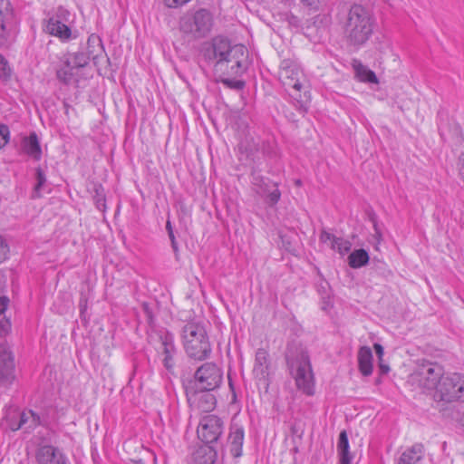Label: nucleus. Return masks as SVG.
Masks as SVG:
<instances>
[{
  "instance_id": "nucleus-52",
  "label": "nucleus",
  "mask_w": 464,
  "mask_h": 464,
  "mask_svg": "<svg viewBox=\"0 0 464 464\" xmlns=\"http://www.w3.org/2000/svg\"><path fill=\"white\" fill-rule=\"evenodd\" d=\"M295 184H296L297 186H300V185H301V180H300V179H297V180L295 181Z\"/></svg>"
},
{
  "instance_id": "nucleus-51",
  "label": "nucleus",
  "mask_w": 464,
  "mask_h": 464,
  "mask_svg": "<svg viewBox=\"0 0 464 464\" xmlns=\"http://www.w3.org/2000/svg\"><path fill=\"white\" fill-rule=\"evenodd\" d=\"M92 459H93L94 464H97V463H96V460H95V458H94V453H93V451L92 452Z\"/></svg>"
},
{
  "instance_id": "nucleus-21",
  "label": "nucleus",
  "mask_w": 464,
  "mask_h": 464,
  "mask_svg": "<svg viewBox=\"0 0 464 464\" xmlns=\"http://www.w3.org/2000/svg\"><path fill=\"white\" fill-rule=\"evenodd\" d=\"M424 458V447L420 443L406 449L396 459V464H418Z\"/></svg>"
},
{
  "instance_id": "nucleus-31",
  "label": "nucleus",
  "mask_w": 464,
  "mask_h": 464,
  "mask_svg": "<svg viewBox=\"0 0 464 464\" xmlns=\"http://www.w3.org/2000/svg\"><path fill=\"white\" fill-rule=\"evenodd\" d=\"M95 195L93 196V202L96 208L104 213L106 210V197L104 188L101 185L94 186Z\"/></svg>"
},
{
  "instance_id": "nucleus-24",
  "label": "nucleus",
  "mask_w": 464,
  "mask_h": 464,
  "mask_svg": "<svg viewBox=\"0 0 464 464\" xmlns=\"http://www.w3.org/2000/svg\"><path fill=\"white\" fill-rule=\"evenodd\" d=\"M339 464H351L353 455L350 452L349 440L346 430H342L337 442Z\"/></svg>"
},
{
  "instance_id": "nucleus-37",
  "label": "nucleus",
  "mask_w": 464,
  "mask_h": 464,
  "mask_svg": "<svg viewBox=\"0 0 464 464\" xmlns=\"http://www.w3.org/2000/svg\"><path fill=\"white\" fill-rule=\"evenodd\" d=\"M80 319L77 321V329L80 326L85 327L87 325V317L85 315V310L87 308V299L82 298L80 301Z\"/></svg>"
},
{
  "instance_id": "nucleus-46",
  "label": "nucleus",
  "mask_w": 464,
  "mask_h": 464,
  "mask_svg": "<svg viewBox=\"0 0 464 464\" xmlns=\"http://www.w3.org/2000/svg\"><path fill=\"white\" fill-rule=\"evenodd\" d=\"M9 304V299L7 296L2 295L0 296V314H4L7 309Z\"/></svg>"
},
{
  "instance_id": "nucleus-48",
  "label": "nucleus",
  "mask_w": 464,
  "mask_h": 464,
  "mask_svg": "<svg viewBox=\"0 0 464 464\" xmlns=\"http://www.w3.org/2000/svg\"><path fill=\"white\" fill-rule=\"evenodd\" d=\"M379 366H380L381 372H382V374H386V373H388V372H389V370H390V368H389V366H388V365L383 364V363L382 362V361H380Z\"/></svg>"
},
{
  "instance_id": "nucleus-30",
  "label": "nucleus",
  "mask_w": 464,
  "mask_h": 464,
  "mask_svg": "<svg viewBox=\"0 0 464 464\" xmlns=\"http://www.w3.org/2000/svg\"><path fill=\"white\" fill-rule=\"evenodd\" d=\"M438 129L440 135L442 140H446L448 135L450 132L458 133L459 132V126L455 123L449 124L447 123L443 119V114L439 113V122H438Z\"/></svg>"
},
{
  "instance_id": "nucleus-34",
  "label": "nucleus",
  "mask_w": 464,
  "mask_h": 464,
  "mask_svg": "<svg viewBox=\"0 0 464 464\" xmlns=\"http://www.w3.org/2000/svg\"><path fill=\"white\" fill-rule=\"evenodd\" d=\"M36 184L34 188L33 197L39 198L41 196V189L46 182L44 171L41 168L35 169Z\"/></svg>"
},
{
  "instance_id": "nucleus-44",
  "label": "nucleus",
  "mask_w": 464,
  "mask_h": 464,
  "mask_svg": "<svg viewBox=\"0 0 464 464\" xmlns=\"http://www.w3.org/2000/svg\"><path fill=\"white\" fill-rule=\"evenodd\" d=\"M189 0H164L165 5L170 8H176L188 3Z\"/></svg>"
},
{
  "instance_id": "nucleus-8",
  "label": "nucleus",
  "mask_w": 464,
  "mask_h": 464,
  "mask_svg": "<svg viewBox=\"0 0 464 464\" xmlns=\"http://www.w3.org/2000/svg\"><path fill=\"white\" fill-rule=\"evenodd\" d=\"M224 428V420L217 415L207 414L201 417L197 428V435L204 443L202 447H213L218 451Z\"/></svg>"
},
{
  "instance_id": "nucleus-10",
  "label": "nucleus",
  "mask_w": 464,
  "mask_h": 464,
  "mask_svg": "<svg viewBox=\"0 0 464 464\" xmlns=\"http://www.w3.org/2000/svg\"><path fill=\"white\" fill-rule=\"evenodd\" d=\"M197 389L201 392L214 391L223 382V371L215 362H205L194 373Z\"/></svg>"
},
{
  "instance_id": "nucleus-49",
  "label": "nucleus",
  "mask_w": 464,
  "mask_h": 464,
  "mask_svg": "<svg viewBox=\"0 0 464 464\" xmlns=\"http://www.w3.org/2000/svg\"><path fill=\"white\" fill-rule=\"evenodd\" d=\"M143 306H144L145 311H146V312H147V314H148L149 320L150 321V320H151V315H150V312H149L148 304H144Z\"/></svg>"
},
{
  "instance_id": "nucleus-38",
  "label": "nucleus",
  "mask_w": 464,
  "mask_h": 464,
  "mask_svg": "<svg viewBox=\"0 0 464 464\" xmlns=\"http://www.w3.org/2000/svg\"><path fill=\"white\" fill-rule=\"evenodd\" d=\"M11 75V69L6 59L0 54V78L8 79Z\"/></svg>"
},
{
  "instance_id": "nucleus-15",
  "label": "nucleus",
  "mask_w": 464,
  "mask_h": 464,
  "mask_svg": "<svg viewBox=\"0 0 464 464\" xmlns=\"http://www.w3.org/2000/svg\"><path fill=\"white\" fill-rule=\"evenodd\" d=\"M16 379L13 353L5 346H0V387L9 389Z\"/></svg>"
},
{
  "instance_id": "nucleus-36",
  "label": "nucleus",
  "mask_w": 464,
  "mask_h": 464,
  "mask_svg": "<svg viewBox=\"0 0 464 464\" xmlns=\"http://www.w3.org/2000/svg\"><path fill=\"white\" fill-rule=\"evenodd\" d=\"M352 244L342 237H337L334 244L331 245V248L339 252L341 255H345L351 249Z\"/></svg>"
},
{
  "instance_id": "nucleus-50",
  "label": "nucleus",
  "mask_w": 464,
  "mask_h": 464,
  "mask_svg": "<svg viewBox=\"0 0 464 464\" xmlns=\"http://www.w3.org/2000/svg\"><path fill=\"white\" fill-rule=\"evenodd\" d=\"M459 421H460L461 425L464 426V411H463V414H462Z\"/></svg>"
},
{
  "instance_id": "nucleus-14",
  "label": "nucleus",
  "mask_w": 464,
  "mask_h": 464,
  "mask_svg": "<svg viewBox=\"0 0 464 464\" xmlns=\"http://www.w3.org/2000/svg\"><path fill=\"white\" fill-rule=\"evenodd\" d=\"M251 177V184L255 192L263 198L269 207L276 206L281 198L278 184L255 170L252 171Z\"/></svg>"
},
{
  "instance_id": "nucleus-27",
  "label": "nucleus",
  "mask_w": 464,
  "mask_h": 464,
  "mask_svg": "<svg viewBox=\"0 0 464 464\" xmlns=\"http://www.w3.org/2000/svg\"><path fill=\"white\" fill-rule=\"evenodd\" d=\"M19 415V422L17 424H11V429L13 430H17L24 427L29 420L31 421L29 428L35 427L40 424V417L34 413L33 411H29L28 412H21Z\"/></svg>"
},
{
  "instance_id": "nucleus-53",
  "label": "nucleus",
  "mask_w": 464,
  "mask_h": 464,
  "mask_svg": "<svg viewBox=\"0 0 464 464\" xmlns=\"http://www.w3.org/2000/svg\"><path fill=\"white\" fill-rule=\"evenodd\" d=\"M374 229H375L376 233L379 235L380 233H379V231L377 229V225H374Z\"/></svg>"
},
{
  "instance_id": "nucleus-4",
  "label": "nucleus",
  "mask_w": 464,
  "mask_h": 464,
  "mask_svg": "<svg viewBox=\"0 0 464 464\" xmlns=\"http://www.w3.org/2000/svg\"><path fill=\"white\" fill-rule=\"evenodd\" d=\"M443 373L444 369L440 364L426 361L418 366L411 375L410 381L424 392L434 396Z\"/></svg>"
},
{
  "instance_id": "nucleus-19",
  "label": "nucleus",
  "mask_w": 464,
  "mask_h": 464,
  "mask_svg": "<svg viewBox=\"0 0 464 464\" xmlns=\"http://www.w3.org/2000/svg\"><path fill=\"white\" fill-rule=\"evenodd\" d=\"M36 459L39 464H66L63 454L50 445L41 447L37 451Z\"/></svg>"
},
{
  "instance_id": "nucleus-22",
  "label": "nucleus",
  "mask_w": 464,
  "mask_h": 464,
  "mask_svg": "<svg viewBox=\"0 0 464 464\" xmlns=\"http://www.w3.org/2000/svg\"><path fill=\"white\" fill-rule=\"evenodd\" d=\"M44 30L49 34L56 36L62 41H68L72 36V30L67 24L58 20H46Z\"/></svg>"
},
{
  "instance_id": "nucleus-7",
  "label": "nucleus",
  "mask_w": 464,
  "mask_h": 464,
  "mask_svg": "<svg viewBox=\"0 0 464 464\" xmlns=\"http://www.w3.org/2000/svg\"><path fill=\"white\" fill-rule=\"evenodd\" d=\"M303 72L295 61L284 59L279 67L278 78L281 83L285 87L289 95L298 102H302L301 91L304 88L301 78Z\"/></svg>"
},
{
  "instance_id": "nucleus-45",
  "label": "nucleus",
  "mask_w": 464,
  "mask_h": 464,
  "mask_svg": "<svg viewBox=\"0 0 464 464\" xmlns=\"http://www.w3.org/2000/svg\"><path fill=\"white\" fill-rule=\"evenodd\" d=\"M323 0H300V2L307 6V7H310V8H313V9H317L318 8V5H320V3L322 2Z\"/></svg>"
},
{
  "instance_id": "nucleus-39",
  "label": "nucleus",
  "mask_w": 464,
  "mask_h": 464,
  "mask_svg": "<svg viewBox=\"0 0 464 464\" xmlns=\"http://www.w3.org/2000/svg\"><path fill=\"white\" fill-rule=\"evenodd\" d=\"M10 140V130L7 125H0V148L5 147Z\"/></svg>"
},
{
  "instance_id": "nucleus-1",
  "label": "nucleus",
  "mask_w": 464,
  "mask_h": 464,
  "mask_svg": "<svg viewBox=\"0 0 464 464\" xmlns=\"http://www.w3.org/2000/svg\"><path fill=\"white\" fill-rule=\"evenodd\" d=\"M372 17L365 7L361 5L351 6L343 26L350 44L355 46L364 44L372 34Z\"/></svg>"
},
{
  "instance_id": "nucleus-25",
  "label": "nucleus",
  "mask_w": 464,
  "mask_h": 464,
  "mask_svg": "<svg viewBox=\"0 0 464 464\" xmlns=\"http://www.w3.org/2000/svg\"><path fill=\"white\" fill-rule=\"evenodd\" d=\"M23 148L24 152L35 160H40L42 157V149L39 143L37 134L31 132L28 137L23 140Z\"/></svg>"
},
{
  "instance_id": "nucleus-35",
  "label": "nucleus",
  "mask_w": 464,
  "mask_h": 464,
  "mask_svg": "<svg viewBox=\"0 0 464 464\" xmlns=\"http://www.w3.org/2000/svg\"><path fill=\"white\" fill-rule=\"evenodd\" d=\"M72 69H80L87 65V54L84 53H76L68 62Z\"/></svg>"
},
{
  "instance_id": "nucleus-23",
  "label": "nucleus",
  "mask_w": 464,
  "mask_h": 464,
  "mask_svg": "<svg viewBox=\"0 0 464 464\" xmlns=\"http://www.w3.org/2000/svg\"><path fill=\"white\" fill-rule=\"evenodd\" d=\"M372 352L368 346H362L358 351V367L361 373L369 376L372 372Z\"/></svg>"
},
{
  "instance_id": "nucleus-43",
  "label": "nucleus",
  "mask_w": 464,
  "mask_h": 464,
  "mask_svg": "<svg viewBox=\"0 0 464 464\" xmlns=\"http://www.w3.org/2000/svg\"><path fill=\"white\" fill-rule=\"evenodd\" d=\"M11 329V323L7 319H2L0 321V334H6Z\"/></svg>"
},
{
  "instance_id": "nucleus-16",
  "label": "nucleus",
  "mask_w": 464,
  "mask_h": 464,
  "mask_svg": "<svg viewBox=\"0 0 464 464\" xmlns=\"http://www.w3.org/2000/svg\"><path fill=\"white\" fill-rule=\"evenodd\" d=\"M252 372L258 381L268 382L272 372V361L268 351L265 348H258L256 351Z\"/></svg>"
},
{
  "instance_id": "nucleus-41",
  "label": "nucleus",
  "mask_w": 464,
  "mask_h": 464,
  "mask_svg": "<svg viewBox=\"0 0 464 464\" xmlns=\"http://www.w3.org/2000/svg\"><path fill=\"white\" fill-rule=\"evenodd\" d=\"M319 239L322 243L330 244V246H331L337 239V237H335L334 234H331L330 232L326 231L325 229H323L320 233Z\"/></svg>"
},
{
  "instance_id": "nucleus-11",
  "label": "nucleus",
  "mask_w": 464,
  "mask_h": 464,
  "mask_svg": "<svg viewBox=\"0 0 464 464\" xmlns=\"http://www.w3.org/2000/svg\"><path fill=\"white\" fill-rule=\"evenodd\" d=\"M433 397L437 401L448 402L456 400L464 401V379L459 373L443 374Z\"/></svg>"
},
{
  "instance_id": "nucleus-18",
  "label": "nucleus",
  "mask_w": 464,
  "mask_h": 464,
  "mask_svg": "<svg viewBox=\"0 0 464 464\" xmlns=\"http://www.w3.org/2000/svg\"><path fill=\"white\" fill-rule=\"evenodd\" d=\"M89 41V60L92 59L93 64L100 70V65L109 62L108 57L104 53V47L101 38L97 34H91Z\"/></svg>"
},
{
  "instance_id": "nucleus-3",
  "label": "nucleus",
  "mask_w": 464,
  "mask_h": 464,
  "mask_svg": "<svg viewBox=\"0 0 464 464\" xmlns=\"http://www.w3.org/2000/svg\"><path fill=\"white\" fill-rule=\"evenodd\" d=\"M286 362L296 388L308 396L314 395V377L307 352L301 349L295 356L287 353Z\"/></svg>"
},
{
  "instance_id": "nucleus-42",
  "label": "nucleus",
  "mask_w": 464,
  "mask_h": 464,
  "mask_svg": "<svg viewBox=\"0 0 464 464\" xmlns=\"http://www.w3.org/2000/svg\"><path fill=\"white\" fill-rule=\"evenodd\" d=\"M166 229L168 231V235H169V237L170 242H171V246H172L173 250L175 252H177L178 251V244H177V241H176V237L174 236V232H173L172 226H171V222L169 220H168L166 222Z\"/></svg>"
},
{
  "instance_id": "nucleus-29",
  "label": "nucleus",
  "mask_w": 464,
  "mask_h": 464,
  "mask_svg": "<svg viewBox=\"0 0 464 464\" xmlns=\"http://www.w3.org/2000/svg\"><path fill=\"white\" fill-rule=\"evenodd\" d=\"M349 266L352 268H360L369 262V255L366 250L361 248L353 251L349 257Z\"/></svg>"
},
{
  "instance_id": "nucleus-47",
  "label": "nucleus",
  "mask_w": 464,
  "mask_h": 464,
  "mask_svg": "<svg viewBox=\"0 0 464 464\" xmlns=\"http://www.w3.org/2000/svg\"><path fill=\"white\" fill-rule=\"evenodd\" d=\"M373 348H374L375 353L379 358V361H382V356L384 353L382 345L380 343H374Z\"/></svg>"
},
{
  "instance_id": "nucleus-33",
  "label": "nucleus",
  "mask_w": 464,
  "mask_h": 464,
  "mask_svg": "<svg viewBox=\"0 0 464 464\" xmlns=\"http://www.w3.org/2000/svg\"><path fill=\"white\" fill-rule=\"evenodd\" d=\"M70 17L69 11L63 6H58L47 14L46 20H58L62 23H68Z\"/></svg>"
},
{
  "instance_id": "nucleus-13",
  "label": "nucleus",
  "mask_w": 464,
  "mask_h": 464,
  "mask_svg": "<svg viewBox=\"0 0 464 464\" xmlns=\"http://www.w3.org/2000/svg\"><path fill=\"white\" fill-rule=\"evenodd\" d=\"M246 49L242 44L234 45V52L225 58L226 66L221 71H213L218 76H241L247 69Z\"/></svg>"
},
{
  "instance_id": "nucleus-9",
  "label": "nucleus",
  "mask_w": 464,
  "mask_h": 464,
  "mask_svg": "<svg viewBox=\"0 0 464 464\" xmlns=\"http://www.w3.org/2000/svg\"><path fill=\"white\" fill-rule=\"evenodd\" d=\"M18 19L10 0H0V47L9 48L15 42Z\"/></svg>"
},
{
  "instance_id": "nucleus-17",
  "label": "nucleus",
  "mask_w": 464,
  "mask_h": 464,
  "mask_svg": "<svg viewBox=\"0 0 464 464\" xmlns=\"http://www.w3.org/2000/svg\"><path fill=\"white\" fill-rule=\"evenodd\" d=\"M245 439L244 428L237 424L230 427L227 443L229 452L233 458L238 459L243 455V444Z\"/></svg>"
},
{
  "instance_id": "nucleus-5",
  "label": "nucleus",
  "mask_w": 464,
  "mask_h": 464,
  "mask_svg": "<svg viewBox=\"0 0 464 464\" xmlns=\"http://www.w3.org/2000/svg\"><path fill=\"white\" fill-rule=\"evenodd\" d=\"M213 26V16L211 13L201 8L195 13L184 14L179 21L180 31L194 39L206 37Z\"/></svg>"
},
{
  "instance_id": "nucleus-12",
  "label": "nucleus",
  "mask_w": 464,
  "mask_h": 464,
  "mask_svg": "<svg viewBox=\"0 0 464 464\" xmlns=\"http://www.w3.org/2000/svg\"><path fill=\"white\" fill-rule=\"evenodd\" d=\"M234 52V45L228 39L217 36L212 39L209 47L204 51L205 59L212 64L213 71H221L226 66L225 58L228 57Z\"/></svg>"
},
{
  "instance_id": "nucleus-6",
  "label": "nucleus",
  "mask_w": 464,
  "mask_h": 464,
  "mask_svg": "<svg viewBox=\"0 0 464 464\" xmlns=\"http://www.w3.org/2000/svg\"><path fill=\"white\" fill-rule=\"evenodd\" d=\"M149 338L158 354L161 357L165 369L169 372H173L178 353L173 334L166 329L152 330Z\"/></svg>"
},
{
  "instance_id": "nucleus-20",
  "label": "nucleus",
  "mask_w": 464,
  "mask_h": 464,
  "mask_svg": "<svg viewBox=\"0 0 464 464\" xmlns=\"http://www.w3.org/2000/svg\"><path fill=\"white\" fill-rule=\"evenodd\" d=\"M188 402L190 406L200 411L209 412L214 410L217 401L213 394L200 391L189 396Z\"/></svg>"
},
{
  "instance_id": "nucleus-28",
  "label": "nucleus",
  "mask_w": 464,
  "mask_h": 464,
  "mask_svg": "<svg viewBox=\"0 0 464 464\" xmlns=\"http://www.w3.org/2000/svg\"><path fill=\"white\" fill-rule=\"evenodd\" d=\"M356 77L359 81L369 83H378V78L375 72L361 63L353 65Z\"/></svg>"
},
{
  "instance_id": "nucleus-32",
  "label": "nucleus",
  "mask_w": 464,
  "mask_h": 464,
  "mask_svg": "<svg viewBox=\"0 0 464 464\" xmlns=\"http://www.w3.org/2000/svg\"><path fill=\"white\" fill-rule=\"evenodd\" d=\"M230 76H218L216 81L218 82L223 83L226 87L237 91H240L244 89L246 83L242 80H237L235 78H229Z\"/></svg>"
},
{
  "instance_id": "nucleus-2",
  "label": "nucleus",
  "mask_w": 464,
  "mask_h": 464,
  "mask_svg": "<svg viewBox=\"0 0 464 464\" xmlns=\"http://www.w3.org/2000/svg\"><path fill=\"white\" fill-rule=\"evenodd\" d=\"M182 341L185 352L189 358L203 361L210 356L211 344L201 324L194 322L187 323L182 329Z\"/></svg>"
},
{
  "instance_id": "nucleus-26",
  "label": "nucleus",
  "mask_w": 464,
  "mask_h": 464,
  "mask_svg": "<svg viewBox=\"0 0 464 464\" xmlns=\"http://www.w3.org/2000/svg\"><path fill=\"white\" fill-rule=\"evenodd\" d=\"M217 457V450L213 447H199L193 453L197 464H214Z\"/></svg>"
},
{
  "instance_id": "nucleus-40",
  "label": "nucleus",
  "mask_w": 464,
  "mask_h": 464,
  "mask_svg": "<svg viewBox=\"0 0 464 464\" xmlns=\"http://www.w3.org/2000/svg\"><path fill=\"white\" fill-rule=\"evenodd\" d=\"M9 246L5 239L0 236V264L5 261L8 257Z\"/></svg>"
}]
</instances>
